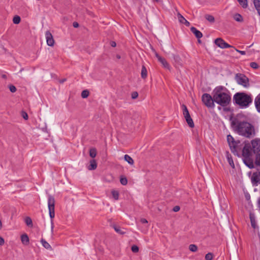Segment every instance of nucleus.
Wrapping results in <instances>:
<instances>
[{"label": "nucleus", "mask_w": 260, "mask_h": 260, "mask_svg": "<svg viewBox=\"0 0 260 260\" xmlns=\"http://www.w3.org/2000/svg\"><path fill=\"white\" fill-rule=\"evenodd\" d=\"M89 95V91L87 90H83L81 93V96L83 98H86Z\"/></svg>", "instance_id": "33"}, {"label": "nucleus", "mask_w": 260, "mask_h": 260, "mask_svg": "<svg viewBox=\"0 0 260 260\" xmlns=\"http://www.w3.org/2000/svg\"><path fill=\"white\" fill-rule=\"evenodd\" d=\"M213 259V254L211 252L207 253L205 255V259L206 260H212Z\"/></svg>", "instance_id": "34"}, {"label": "nucleus", "mask_w": 260, "mask_h": 260, "mask_svg": "<svg viewBox=\"0 0 260 260\" xmlns=\"http://www.w3.org/2000/svg\"><path fill=\"white\" fill-rule=\"evenodd\" d=\"M251 147L254 153L260 152V139L255 138L251 141Z\"/></svg>", "instance_id": "9"}, {"label": "nucleus", "mask_w": 260, "mask_h": 260, "mask_svg": "<svg viewBox=\"0 0 260 260\" xmlns=\"http://www.w3.org/2000/svg\"><path fill=\"white\" fill-rule=\"evenodd\" d=\"M45 37L47 45L50 46H53L54 44V40L53 36L49 31H47L45 32Z\"/></svg>", "instance_id": "11"}, {"label": "nucleus", "mask_w": 260, "mask_h": 260, "mask_svg": "<svg viewBox=\"0 0 260 260\" xmlns=\"http://www.w3.org/2000/svg\"><path fill=\"white\" fill-rule=\"evenodd\" d=\"M252 148L250 143H246L242 150L243 160L244 164L250 169L254 167L252 159Z\"/></svg>", "instance_id": "4"}, {"label": "nucleus", "mask_w": 260, "mask_h": 260, "mask_svg": "<svg viewBox=\"0 0 260 260\" xmlns=\"http://www.w3.org/2000/svg\"><path fill=\"white\" fill-rule=\"evenodd\" d=\"M182 108L183 110V115L186 120V122L187 123L188 125L190 127H193L194 123L190 116V114L189 113L188 110L186 106L184 105H182Z\"/></svg>", "instance_id": "7"}, {"label": "nucleus", "mask_w": 260, "mask_h": 260, "mask_svg": "<svg viewBox=\"0 0 260 260\" xmlns=\"http://www.w3.org/2000/svg\"><path fill=\"white\" fill-rule=\"evenodd\" d=\"M73 25L75 28H77L79 27V24L77 22H74L73 23Z\"/></svg>", "instance_id": "47"}, {"label": "nucleus", "mask_w": 260, "mask_h": 260, "mask_svg": "<svg viewBox=\"0 0 260 260\" xmlns=\"http://www.w3.org/2000/svg\"><path fill=\"white\" fill-rule=\"evenodd\" d=\"M132 251L135 253L138 252L139 251V247L136 245H133L132 247Z\"/></svg>", "instance_id": "39"}, {"label": "nucleus", "mask_w": 260, "mask_h": 260, "mask_svg": "<svg viewBox=\"0 0 260 260\" xmlns=\"http://www.w3.org/2000/svg\"><path fill=\"white\" fill-rule=\"evenodd\" d=\"M202 100L203 103L208 107H213L214 106L213 97L208 93L203 94Z\"/></svg>", "instance_id": "8"}, {"label": "nucleus", "mask_w": 260, "mask_h": 260, "mask_svg": "<svg viewBox=\"0 0 260 260\" xmlns=\"http://www.w3.org/2000/svg\"><path fill=\"white\" fill-rule=\"evenodd\" d=\"M252 180L254 181L255 182H258L259 181L258 178L257 177L253 176L252 177Z\"/></svg>", "instance_id": "48"}, {"label": "nucleus", "mask_w": 260, "mask_h": 260, "mask_svg": "<svg viewBox=\"0 0 260 260\" xmlns=\"http://www.w3.org/2000/svg\"><path fill=\"white\" fill-rule=\"evenodd\" d=\"M112 197L115 200H118L119 199V191L116 190H112L111 191Z\"/></svg>", "instance_id": "22"}, {"label": "nucleus", "mask_w": 260, "mask_h": 260, "mask_svg": "<svg viewBox=\"0 0 260 260\" xmlns=\"http://www.w3.org/2000/svg\"><path fill=\"white\" fill-rule=\"evenodd\" d=\"M190 30L198 39H200L202 37L203 35L202 32L198 30L197 29H196L195 27H192L190 28Z\"/></svg>", "instance_id": "15"}, {"label": "nucleus", "mask_w": 260, "mask_h": 260, "mask_svg": "<svg viewBox=\"0 0 260 260\" xmlns=\"http://www.w3.org/2000/svg\"><path fill=\"white\" fill-rule=\"evenodd\" d=\"M250 66L253 68V69H257L258 68V65L257 64V63L255 62H252L250 63Z\"/></svg>", "instance_id": "38"}, {"label": "nucleus", "mask_w": 260, "mask_h": 260, "mask_svg": "<svg viewBox=\"0 0 260 260\" xmlns=\"http://www.w3.org/2000/svg\"><path fill=\"white\" fill-rule=\"evenodd\" d=\"M249 217L251 221V226L253 228H255V216L254 214L252 213H250Z\"/></svg>", "instance_id": "20"}, {"label": "nucleus", "mask_w": 260, "mask_h": 260, "mask_svg": "<svg viewBox=\"0 0 260 260\" xmlns=\"http://www.w3.org/2000/svg\"><path fill=\"white\" fill-rule=\"evenodd\" d=\"M141 74V77L142 78L144 79L147 77V72L146 68L144 66H143L142 68Z\"/></svg>", "instance_id": "24"}, {"label": "nucleus", "mask_w": 260, "mask_h": 260, "mask_svg": "<svg viewBox=\"0 0 260 260\" xmlns=\"http://www.w3.org/2000/svg\"><path fill=\"white\" fill-rule=\"evenodd\" d=\"M21 18L19 16H15L13 19V22L14 24H19L20 22Z\"/></svg>", "instance_id": "29"}, {"label": "nucleus", "mask_w": 260, "mask_h": 260, "mask_svg": "<svg viewBox=\"0 0 260 260\" xmlns=\"http://www.w3.org/2000/svg\"><path fill=\"white\" fill-rule=\"evenodd\" d=\"M140 221H141V222L143 224L148 223L147 220L145 218H142Z\"/></svg>", "instance_id": "45"}, {"label": "nucleus", "mask_w": 260, "mask_h": 260, "mask_svg": "<svg viewBox=\"0 0 260 260\" xmlns=\"http://www.w3.org/2000/svg\"><path fill=\"white\" fill-rule=\"evenodd\" d=\"M2 77H3V78H6V76L5 75H3L2 76Z\"/></svg>", "instance_id": "54"}, {"label": "nucleus", "mask_w": 260, "mask_h": 260, "mask_svg": "<svg viewBox=\"0 0 260 260\" xmlns=\"http://www.w3.org/2000/svg\"><path fill=\"white\" fill-rule=\"evenodd\" d=\"M255 163L257 166H260V153H258L256 155Z\"/></svg>", "instance_id": "30"}, {"label": "nucleus", "mask_w": 260, "mask_h": 260, "mask_svg": "<svg viewBox=\"0 0 260 260\" xmlns=\"http://www.w3.org/2000/svg\"><path fill=\"white\" fill-rule=\"evenodd\" d=\"M25 222L28 226H32V222L31 219L29 217H26L25 218Z\"/></svg>", "instance_id": "26"}, {"label": "nucleus", "mask_w": 260, "mask_h": 260, "mask_svg": "<svg viewBox=\"0 0 260 260\" xmlns=\"http://www.w3.org/2000/svg\"><path fill=\"white\" fill-rule=\"evenodd\" d=\"M41 243L42 245L47 249H51V247L50 245L45 240L42 239L41 240Z\"/></svg>", "instance_id": "23"}, {"label": "nucleus", "mask_w": 260, "mask_h": 260, "mask_svg": "<svg viewBox=\"0 0 260 260\" xmlns=\"http://www.w3.org/2000/svg\"><path fill=\"white\" fill-rule=\"evenodd\" d=\"M124 160L128 162L130 165H133L134 164V161L133 159L128 155L125 154L124 156Z\"/></svg>", "instance_id": "19"}, {"label": "nucleus", "mask_w": 260, "mask_h": 260, "mask_svg": "<svg viewBox=\"0 0 260 260\" xmlns=\"http://www.w3.org/2000/svg\"><path fill=\"white\" fill-rule=\"evenodd\" d=\"M120 183L123 185H125L127 183V180L125 177L120 178Z\"/></svg>", "instance_id": "36"}, {"label": "nucleus", "mask_w": 260, "mask_h": 260, "mask_svg": "<svg viewBox=\"0 0 260 260\" xmlns=\"http://www.w3.org/2000/svg\"><path fill=\"white\" fill-rule=\"evenodd\" d=\"M254 104L257 111L260 113V94L255 99Z\"/></svg>", "instance_id": "16"}, {"label": "nucleus", "mask_w": 260, "mask_h": 260, "mask_svg": "<svg viewBox=\"0 0 260 260\" xmlns=\"http://www.w3.org/2000/svg\"><path fill=\"white\" fill-rule=\"evenodd\" d=\"M2 228V222L1 220H0V229H1Z\"/></svg>", "instance_id": "53"}, {"label": "nucleus", "mask_w": 260, "mask_h": 260, "mask_svg": "<svg viewBox=\"0 0 260 260\" xmlns=\"http://www.w3.org/2000/svg\"><path fill=\"white\" fill-rule=\"evenodd\" d=\"M254 6L260 16V0H253Z\"/></svg>", "instance_id": "18"}, {"label": "nucleus", "mask_w": 260, "mask_h": 260, "mask_svg": "<svg viewBox=\"0 0 260 260\" xmlns=\"http://www.w3.org/2000/svg\"><path fill=\"white\" fill-rule=\"evenodd\" d=\"M232 126L237 134L245 138H250L255 135L254 126L246 121L236 119L232 122Z\"/></svg>", "instance_id": "1"}, {"label": "nucleus", "mask_w": 260, "mask_h": 260, "mask_svg": "<svg viewBox=\"0 0 260 260\" xmlns=\"http://www.w3.org/2000/svg\"><path fill=\"white\" fill-rule=\"evenodd\" d=\"M235 80L238 84H240L244 87H247L249 86L248 78L243 74H236L235 76Z\"/></svg>", "instance_id": "6"}, {"label": "nucleus", "mask_w": 260, "mask_h": 260, "mask_svg": "<svg viewBox=\"0 0 260 260\" xmlns=\"http://www.w3.org/2000/svg\"><path fill=\"white\" fill-rule=\"evenodd\" d=\"M21 241L22 243L24 245H27L29 242V239L27 234H22L21 236Z\"/></svg>", "instance_id": "14"}, {"label": "nucleus", "mask_w": 260, "mask_h": 260, "mask_svg": "<svg viewBox=\"0 0 260 260\" xmlns=\"http://www.w3.org/2000/svg\"><path fill=\"white\" fill-rule=\"evenodd\" d=\"M111 45L112 46V47H115L116 45V43L115 42H111Z\"/></svg>", "instance_id": "50"}, {"label": "nucleus", "mask_w": 260, "mask_h": 260, "mask_svg": "<svg viewBox=\"0 0 260 260\" xmlns=\"http://www.w3.org/2000/svg\"><path fill=\"white\" fill-rule=\"evenodd\" d=\"M5 243V241H4V239L0 237V245H3Z\"/></svg>", "instance_id": "46"}, {"label": "nucleus", "mask_w": 260, "mask_h": 260, "mask_svg": "<svg viewBox=\"0 0 260 260\" xmlns=\"http://www.w3.org/2000/svg\"><path fill=\"white\" fill-rule=\"evenodd\" d=\"M214 43L218 47L221 49L229 48L232 47V46L228 44L222 39L220 38L215 39Z\"/></svg>", "instance_id": "10"}, {"label": "nucleus", "mask_w": 260, "mask_h": 260, "mask_svg": "<svg viewBox=\"0 0 260 260\" xmlns=\"http://www.w3.org/2000/svg\"><path fill=\"white\" fill-rule=\"evenodd\" d=\"M180 210V207L178 206H176L173 208V211L174 212H178Z\"/></svg>", "instance_id": "43"}, {"label": "nucleus", "mask_w": 260, "mask_h": 260, "mask_svg": "<svg viewBox=\"0 0 260 260\" xmlns=\"http://www.w3.org/2000/svg\"><path fill=\"white\" fill-rule=\"evenodd\" d=\"M227 141L231 148H235L236 142L234 141V138L230 135L227 136Z\"/></svg>", "instance_id": "13"}, {"label": "nucleus", "mask_w": 260, "mask_h": 260, "mask_svg": "<svg viewBox=\"0 0 260 260\" xmlns=\"http://www.w3.org/2000/svg\"><path fill=\"white\" fill-rule=\"evenodd\" d=\"M156 56L158 60L161 63V64L162 65V66L164 68L170 70V66L165 58L161 57V56L158 55L157 54H156Z\"/></svg>", "instance_id": "12"}, {"label": "nucleus", "mask_w": 260, "mask_h": 260, "mask_svg": "<svg viewBox=\"0 0 260 260\" xmlns=\"http://www.w3.org/2000/svg\"><path fill=\"white\" fill-rule=\"evenodd\" d=\"M178 19L179 20V21L181 23H183L185 20H186L181 14H178Z\"/></svg>", "instance_id": "35"}, {"label": "nucleus", "mask_w": 260, "mask_h": 260, "mask_svg": "<svg viewBox=\"0 0 260 260\" xmlns=\"http://www.w3.org/2000/svg\"><path fill=\"white\" fill-rule=\"evenodd\" d=\"M138 96V93L137 92H134L132 94V98L133 99H136Z\"/></svg>", "instance_id": "42"}, {"label": "nucleus", "mask_w": 260, "mask_h": 260, "mask_svg": "<svg viewBox=\"0 0 260 260\" xmlns=\"http://www.w3.org/2000/svg\"><path fill=\"white\" fill-rule=\"evenodd\" d=\"M206 19L209 22H213L214 21V18L213 16L210 15H206L205 16Z\"/></svg>", "instance_id": "32"}, {"label": "nucleus", "mask_w": 260, "mask_h": 260, "mask_svg": "<svg viewBox=\"0 0 260 260\" xmlns=\"http://www.w3.org/2000/svg\"><path fill=\"white\" fill-rule=\"evenodd\" d=\"M114 229L117 233H119L120 234H124L125 233V232H122L121 229L119 227L114 226Z\"/></svg>", "instance_id": "37"}, {"label": "nucleus", "mask_w": 260, "mask_h": 260, "mask_svg": "<svg viewBox=\"0 0 260 260\" xmlns=\"http://www.w3.org/2000/svg\"><path fill=\"white\" fill-rule=\"evenodd\" d=\"M237 1L243 8H246L247 7L248 3L247 0H237Z\"/></svg>", "instance_id": "25"}, {"label": "nucleus", "mask_w": 260, "mask_h": 260, "mask_svg": "<svg viewBox=\"0 0 260 260\" xmlns=\"http://www.w3.org/2000/svg\"><path fill=\"white\" fill-rule=\"evenodd\" d=\"M47 203L50 217L53 219L55 216V199L53 196H48Z\"/></svg>", "instance_id": "5"}, {"label": "nucleus", "mask_w": 260, "mask_h": 260, "mask_svg": "<svg viewBox=\"0 0 260 260\" xmlns=\"http://www.w3.org/2000/svg\"><path fill=\"white\" fill-rule=\"evenodd\" d=\"M97 167V165L95 160L94 159H92L90 161V165L88 167V169L89 170H95Z\"/></svg>", "instance_id": "17"}, {"label": "nucleus", "mask_w": 260, "mask_h": 260, "mask_svg": "<svg viewBox=\"0 0 260 260\" xmlns=\"http://www.w3.org/2000/svg\"><path fill=\"white\" fill-rule=\"evenodd\" d=\"M213 94L214 101L222 107L228 106L231 102L230 94L225 87H216L213 91Z\"/></svg>", "instance_id": "2"}, {"label": "nucleus", "mask_w": 260, "mask_h": 260, "mask_svg": "<svg viewBox=\"0 0 260 260\" xmlns=\"http://www.w3.org/2000/svg\"><path fill=\"white\" fill-rule=\"evenodd\" d=\"M227 159H228V162H229V165L233 168H235V165H234V161L233 160V159L232 158V156L231 155H228Z\"/></svg>", "instance_id": "28"}, {"label": "nucleus", "mask_w": 260, "mask_h": 260, "mask_svg": "<svg viewBox=\"0 0 260 260\" xmlns=\"http://www.w3.org/2000/svg\"><path fill=\"white\" fill-rule=\"evenodd\" d=\"M258 207L259 210L260 211V198L258 200Z\"/></svg>", "instance_id": "51"}, {"label": "nucleus", "mask_w": 260, "mask_h": 260, "mask_svg": "<svg viewBox=\"0 0 260 260\" xmlns=\"http://www.w3.org/2000/svg\"><path fill=\"white\" fill-rule=\"evenodd\" d=\"M66 80V79H62V80H60V83H63V82H64Z\"/></svg>", "instance_id": "52"}, {"label": "nucleus", "mask_w": 260, "mask_h": 260, "mask_svg": "<svg viewBox=\"0 0 260 260\" xmlns=\"http://www.w3.org/2000/svg\"><path fill=\"white\" fill-rule=\"evenodd\" d=\"M9 89L13 93L16 91V88L14 85H10L9 86Z\"/></svg>", "instance_id": "40"}, {"label": "nucleus", "mask_w": 260, "mask_h": 260, "mask_svg": "<svg viewBox=\"0 0 260 260\" xmlns=\"http://www.w3.org/2000/svg\"><path fill=\"white\" fill-rule=\"evenodd\" d=\"M21 115L23 117V118L25 120H27L28 118V115L25 112L23 111L22 112Z\"/></svg>", "instance_id": "41"}, {"label": "nucleus", "mask_w": 260, "mask_h": 260, "mask_svg": "<svg viewBox=\"0 0 260 260\" xmlns=\"http://www.w3.org/2000/svg\"><path fill=\"white\" fill-rule=\"evenodd\" d=\"M236 51L237 52L240 53L242 55H245L246 54V52L244 51H241V50H239L238 49H236Z\"/></svg>", "instance_id": "44"}, {"label": "nucleus", "mask_w": 260, "mask_h": 260, "mask_svg": "<svg viewBox=\"0 0 260 260\" xmlns=\"http://www.w3.org/2000/svg\"><path fill=\"white\" fill-rule=\"evenodd\" d=\"M117 57L118 58H120V56L117 55Z\"/></svg>", "instance_id": "55"}, {"label": "nucleus", "mask_w": 260, "mask_h": 260, "mask_svg": "<svg viewBox=\"0 0 260 260\" xmlns=\"http://www.w3.org/2000/svg\"><path fill=\"white\" fill-rule=\"evenodd\" d=\"M237 104L242 108H246L252 102V99L250 95L247 94L243 92H238L234 96Z\"/></svg>", "instance_id": "3"}, {"label": "nucleus", "mask_w": 260, "mask_h": 260, "mask_svg": "<svg viewBox=\"0 0 260 260\" xmlns=\"http://www.w3.org/2000/svg\"><path fill=\"white\" fill-rule=\"evenodd\" d=\"M183 24H184L186 26L189 25V22L187 21L186 20H185V21L183 23Z\"/></svg>", "instance_id": "49"}, {"label": "nucleus", "mask_w": 260, "mask_h": 260, "mask_svg": "<svg viewBox=\"0 0 260 260\" xmlns=\"http://www.w3.org/2000/svg\"><path fill=\"white\" fill-rule=\"evenodd\" d=\"M233 18L237 22H242L243 20L242 16L238 13L235 14Z\"/></svg>", "instance_id": "21"}, {"label": "nucleus", "mask_w": 260, "mask_h": 260, "mask_svg": "<svg viewBox=\"0 0 260 260\" xmlns=\"http://www.w3.org/2000/svg\"><path fill=\"white\" fill-rule=\"evenodd\" d=\"M90 156L92 158H94L96 155V151L95 148H91L89 150Z\"/></svg>", "instance_id": "27"}, {"label": "nucleus", "mask_w": 260, "mask_h": 260, "mask_svg": "<svg viewBox=\"0 0 260 260\" xmlns=\"http://www.w3.org/2000/svg\"><path fill=\"white\" fill-rule=\"evenodd\" d=\"M189 249L192 252H196L198 250V247L194 244H191L189 246Z\"/></svg>", "instance_id": "31"}]
</instances>
